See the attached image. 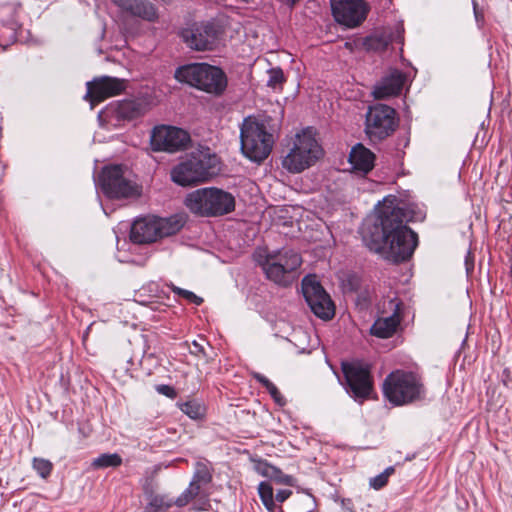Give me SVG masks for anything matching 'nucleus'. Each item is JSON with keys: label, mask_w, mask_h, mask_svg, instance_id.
I'll use <instances>...</instances> for the list:
<instances>
[{"label": "nucleus", "mask_w": 512, "mask_h": 512, "mask_svg": "<svg viewBox=\"0 0 512 512\" xmlns=\"http://www.w3.org/2000/svg\"><path fill=\"white\" fill-rule=\"evenodd\" d=\"M409 218L395 196L385 197L376 216L364 223L366 246L383 258L398 263L408 260L418 245V237L404 222Z\"/></svg>", "instance_id": "nucleus-1"}, {"label": "nucleus", "mask_w": 512, "mask_h": 512, "mask_svg": "<svg viewBox=\"0 0 512 512\" xmlns=\"http://www.w3.org/2000/svg\"><path fill=\"white\" fill-rule=\"evenodd\" d=\"M218 164V157L208 147H201L172 169L171 178L181 186L198 185L218 173Z\"/></svg>", "instance_id": "nucleus-2"}, {"label": "nucleus", "mask_w": 512, "mask_h": 512, "mask_svg": "<svg viewBox=\"0 0 512 512\" xmlns=\"http://www.w3.org/2000/svg\"><path fill=\"white\" fill-rule=\"evenodd\" d=\"M184 204L194 215L219 217L235 210V197L232 193L217 187H205L190 192Z\"/></svg>", "instance_id": "nucleus-3"}, {"label": "nucleus", "mask_w": 512, "mask_h": 512, "mask_svg": "<svg viewBox=\"0 0 512 512\" xmlns=\"http://www.w3.org/2000/svg\"><path fill=\"white\" fill-rule=\"evenodd\" d=\"M255 260L269 280L282 286H288L293 282L294 272L302 263V259L297 252L285 248L257 253Z\"/></svg>", "instance_id": "nucleus-4"}, {"label": "nucleus", "mask_w": 512, "mask_h": 512, "mask_svg": "<svg viewBox=\"0 0 512 512\" xmlns=\"http://www.w3.org/2000/svg\"><path fill=\"white\" fill-rule=\"evenodd\" d=\"M241 151L245 157L261 162L271 153L274 137L264 122L252 117L244 119L240 129Z\"/></svg>", "instance_id": "nucleus-5"}, {"label": "nucleus", "mask_w": 512, "mask_h": 512, "mask_svg": "<svg viewBox=\"0 0 512 512\" xmlns=\"http://www.w3.org/2000/svg\"><path fill=\"white\" fill-rule=\"evenodd\" d=\"M175 78L179 82L216 95L221 94L227 86L224 72L206 63H193L179 67L175 71Z\"/></svg>", "instance_id": "nucleus-6"}, {"label": "nucleus", "mask_w": 512, "mask_h": 512, "mask_svg": "<svg viewBox=\"0 0 512 512\" xmlns=\"http://www.w3.org/2000/svg\"><path fill=\"white\" fill-rule=\"evenodd\" d=\"M383 393L389 402L401 406L420 399L424 389L416 374L397 370L386 377Z\"/></svg>", "instance_id": "nucleus-7"}, {"label": "nucleus", "mask_w": 512, "mask_h": 512, "mask_svg": "<svg viewBox=\"0 0 512 512\" xmlns=\"http://www.w3.org/2000/svg\"><path fill=\"white\" fill-rule=\"evenodd\" d=\"M322 156V149L312 131L306 129L297 134L290 152L284 157L282 165L291 173H300L314 165Z\"/></svg>", "instance_id": "nucleus-8"}, {"label": "nucleus", "mask_w": 512, "mask_h": 512, "mask_svg": "<svg viewBox=\"0 0 512 512\" xmlns=\"http://www.w3.org/2000/svg\"><path fill=\"white\" fill-rule=\"evenodd\" d=\"M183 219L179 216L169 218L144 217L137 219L131 226L130 239L137 244L157 241L177 233L183 226Z\"/></svg>", "instance_id": "nucleus-9"}, {"label": "nucleus", "mask_w": 512, "mask_h": 512, "mask_svg": "<svg viewBox=\"0 0 512 512\" xmlns=\"http://www.w3.org/2000/svg\"><path fill=\"white\" fill-rule=\"evenodd\" d=\"M100 186L109 198H135L141 195V187L132 179L129 170L121 165L105 167L100 176Z\"/></svg>", "instance_id": "nucleus-10"}, {"label": "nucleus", "mask_w": 512, "mask_h": 512, "mask_svg": "<svg viewBox=\"0 0 512 512\" xmlns=\"http://www.w3.org/2000/svg\"><path fill=\"white\" fill-rule=\"evenodd\" d=\"M150 107V101L146 97L126 99L110 104L98 114V119L102 124L116 128L120 127L124 121L143 116Z\"/></svg>", "instance_id": "nucleus-11"}, {"label": "nucleus", "mask_w": 512, "mask_h": 512, "mask_svg": "<svg viewBox=\"0 0 512 512\" xmlns=\"http://www.w3.org/2000/svg\"><path fill=\"white\" fill-rule=\"evenodd\" d=\"M302 292L311 311L317 317L329 320L334 316L335 306L315 275H307L303 278Z\"/></svg>", "instance_id": "nucleus-12"}, {"label": "nucleus", "mask_w": 512, "mask_h": 512, "mask_svg": "<svg viewBox=\"0 0 512 512\" xmlns=\"http://www.w3.org/2000/svg\"><path fill=\"white\" fill-rule=\"evenodd\" d=\"M190 140L188 132L169 125L154 127L150 135V144L153 151L178 152L186 149Z\"/></svg>", "instance_id": "nucleus-13"}, {"label": "nucleus", "mask_w": 512, "mask_h": 512, "mask_svg": "<svg viewBox=\"0 0 512 512\" xmlns=\"http://www.w3.org/2000/svg\"><path fill=\"white\" fill-rule=\"evenodd\" d=\"M342 371L348 391L355 399H365L370 395L372 380L368 364L359 360L343 362Z\"/></svg>", "instance_id": "nucleus-14"}, {"label": "nucleus", "mask_w": 512, "mask_h": 512, "mask_svg": "<svg viewBox=\"0 0 512 512\" xmlns=\"http://www.w3.org/2000/svg\"><path fill=\"white\" fill-rule=\"evenodd\" d=\"M395 111L391 107L378 104L369 108L366 115L365 131L372 141L389 136L395 129Z\"/></svg>", "instance_id": "nucleus-15"}, {"label": "nucleus", "mask_w": 512, "mask_h": 512, "mask_svg": "<svg viewBox=\"0 0 512 512\" xmlns=\"http://www.w3.org/2000/svg\"><path fill=\"white\" fill-rule=\"evenodd\" d=\"M222 27L216 21H207L182 32L184 42L193 50H213L222 34Z\"/></svg>", "instance_id": "nucleus-16"}, {"label": "nucleus", "mask_w": 512, "mask_h": 512, "mask_svg": "<svg viewBox=\"0 0 512 512\" xmlns=\"http://www.w3.org/2000/svg\"><path fill=\"white\" fill-rule=\"evenodd\" d=\"M331 9L336 22L347 28L359 26L369 11L363 0H332Z\"/></svg>", "instance_id": "nucleus-17"}, {"label": "nucleus", "mask_w": 512, "mask_h": 512, "mask_svg": "<svg viewBox=\"0 0 512 512\" xmlns=\"http://www.w3.org/2000/svg\"><path fill=\"white\" fill-rule=\"evenodd\" d=\"M125 87V81L123 79L110 76L95 78L87 82L85 99L90 101L91 108H93L97 103L122 93Z\"/></svg>", "instance_id": "nucleus-18"}, {"label": "nucleus", "mask_w": 512, "mask_h": 512, "mask_svg": "<svg viewBox=\"0 0 512 512\" xmlns=\"http://www.w3.org/2000/svg\"><path fill=\"white\" fill-rule=\"evenodd\" d=\"M206 487L200 485L194 481H190L189 486L184 492L176 498L175 501L165 502L162 497H155L151 502V507L156 508H170L172 505H176L178 507L186 506L193 499L200 497L201 499H206L208 494L206 492Z\"/></svg>", "instance_id": "nucleus-19"}, {"label": "nucleus", "mask_w": 512, "mask_h": 512, "mask_svg": "<svg viewBox=\"0 0 512 512\" xmlns=\"http://www.w3.org/2000/svg\"><path fill=\"white\" fill-rule=\"evenodd\" d=\"M122 12L152 22L157 18L156 8L147 0H111Z\"/></svg>", "instance_id": "nucleus-20"}, {"label": "nucleus", "mask_w": 512, "mask_h": 512, "mask_svg": "<svg viewBox=\"0 0 512 512\" xmlns=\"http://www.w3.org/2000/svg\"><path fill=\"white\" fill-rule=\"evenodd\" d=\"M399 302L396 300L389 301V307L392 314L386 317H379L371 327V334L379 338L391 337L400 324L401 317L399 314Z\"/></svg>", "instance_id": "nucleus-21"}, {"label": "nucleus", "mask_w": 512, "mask_h": 512, "mask_svg": "<svg viewBox=\"0 0 512 512\" xmlns=\"http://www.w3.org/2000/svg\"><path fill=\"white\" fill-rule=\"evenodd\" d=\"M404 82L405 77L403 73L394 70L374 86L372 94L376 99L396 96L401 92Z\"/></svg>", "instance_id": "nucleus-22"}, {"label": "nucleus", "mask_w": 512, "mask_h": 512, "mask_svg": "<svg viewBox=\"0 0 512 512\" xmlns=\"http://www.w3.org/2000/svg\"><path fill=\"white\" fill-rule=\"evenodd\" d=\"M375 155L362 144H357L351 149L349 163L353 172L367 174L374 167Z\"/></svg>", "instance_id": "nucleus-23"}, {"label": "nucleus", "mask_w": 512, "mask_h": 512, "mask_svg": "<svg viewBox=\"0 0 512 512\" xmlns=\"http://www.w3.org/2000/svg\"><path fill=\"white\" fill-rule=\"evenodd\" d=\"M260 498L269 512H284L281 506L274 501V494L271 485L267 482H261L258 486Z\"/></svg>", "instance_id": "nucleus-24"}, {"label": "nucleus", "mask_w": 512, "mask_h": 512, "mask_svg": "<svg viewBox=\"0 0 512 512\" xmlns=\"http://www.w3.org/2000/svg\"><path fill=\"white\" fill-rule=\"evenodd\" d=\"M122 464V458L117 453H104L95 458L91 467L93 469H104L109 467H118Z\"/></svg>", "instance_id": "nucleus-25"}, {"label": "nucleus", "mask_w": 512, "mask_h": 512, "mask_svg": "<svg viewBox=\"0 0 512 512\" xmlns=\"http://www.w3.org/2000/svg\"><path fill=\"white\" fill-rule=\"evenodd\" d=\"M393 39L385 34H375L364 40V46L367 50L383 51Z\"/></svg>", "instance_id": "nucleus-26"}, {"label": "nucleus", "mask_w": 512, "mask_h": 512, "mask_svg": "<svg viewBox=\"0 0 512 512\" xmlns=\"http://www.w3.org/2000/svg\"><path fill=\"white\" fill-rule=\"evenodd\" d=\"M192 481L207 488V486L212 481V473L210 467L204 462H197L195 465Z\"/></svg>", "instance_id": "nucleus-27"}, {"label": "nucleus", "mask_w": 512, "mask_h": 512, "mask_svg": "<svg viewBox=\"0 0 512 512\" xmlns=\"http://www.w3.org/2000/svg\"><path fill=\"white\" fill-rule=\"evenodd\" d=\"M179 407L191 419H200L205 415L204 405L197 400L186 401L179 404Z\"/></svg>", "instance_id": "nucleus-28"}, {"label": "nucleus", "mask_w": 512, "mask_h": 512, "mask_svg": "<svg viewBox=\"0 0 512 512\" xmlns=\"http://www.w3.org/2000/svg\"><path fill=\"white\" fill-rule=\"evenodd\" d=\"M264 475L271 478L278 484L288 486H293L295 484V479L292 476L284 474L280 469L274 466H267L265 468Z\"/></svg>", "instance_id": "nucleus-29"}, {"label": "nucleus", "mask_w": 512, "mask_h": 512, "mask_svg": "<svg viewBox=\"0 0 512 512\" xmlns=\"http://www.w3.org/2000/svg\"><path fill=\"white\" fill-rule=\"evenodd\" d=\"M394 473L393 467L386 468L382 473L370 479V486L375 490H379L383 488L387 482L388 478Z\"/></svg>", "instance_id": "nucleus-30"}, {"label": "nucleus", "mask_w": 512, "mask_h": 512, "mask_svg": "<svg viewBox=\"0 0 512 512\" xmlns=\"http://www.w3.org/2000/svg\"><path fill=\"white\" fill-rule=\"evenodd\" d=\"M33 468L36 472L42 477L46 478L50 475L53 465L52 463L43 458H34L33 459Z\"/></svg>", "instance_id": "nucleus-31"}, {"label": "nucleus", "mask_w": 512, "mask_h": 512, "mask_svg": "<svg viewBox=\"0 0 512 512\" xmlns=\"http://www.w3.org/2000/svg\"><path fill=\"white\" fill-rule=\"evenodd\" d=\"M268 81L267 85L276 88L280 86L284 81V74L282 69L280 68H272L268 71Z\"/></svg>", "instance_id": "nucleus-32"}, {"label": "nucleus", "mask_w": 512, "mask_h": 512, "mask_svg": "<svg viewBox=\"0 0 512 512\" xmlns=\"http://www.w3.org/2000/svg\"><path fill=\"white\" fill-rule=\"evenodd\" d=\"M171 289L175 294L187 299L189 302L194 303L196 305H200L203 301L201 297L197 296L196 294L189 290L179 288L175 285H171Z\"/></svg>", "instance_id": "nucleus-33"}, {"label": "nucleus", "mask_w": 512, "mask_h": 512, "mask_svg": "<svg viewBox=\"0 0 512 512\" xmlns=\"http://www.w3.org/2000/svg\"><path fill=\"white\" fill-rule=\"evenodd\" d=\"M268 392L277 404H279V405L285 404V400H284L283 396L281 395L278 388L274 384L268 389Z\"/></svg>", "instance_id": "nucleus-34"}, {"label": "nucleus", "mask_w": 512, "mask_h": 512, "mask_svg": "<svg viewBox=\"0 0 512 512\" xmlns=\"http://www.w3.org/2000/svg\"><path fill=\"white\" fill-rule=\"evenodd\" d=\"M157 392L162 395H165L169 398H174L176 396V391L172 386L169 385H159L156 387Z\"/></svg>", "instance_id": "nucleus-35"}, {"label": "nucleus", "mask_w": 512, "mask_h": 512, "mask_svg": "<svg viewBox=\"0 0 512 512\" xmlns=\"http://www.w3.org/2000/svg\"><path fill=\"white\" fill-rule=\"evenodd\" d=\"M189 352L195 356L205 355L204 347L197 341H193L189 346Z\"/></svg>", "instance_id": "nucleus-36"}, {"label": "nucleus", "mask_w": 512, "mask_h": 512, "mask_svg": "<svg viewBox=\"0 0 512 512\" xmlns=\"http://www.w3.org/2000/svg\"><path fill=\"white\" fill-rule=\"evenodd\" d=\"M292 494V491L289 489H281L275 494L274 501L278 503H283L286 501Z\"/></svg>", "instance_id": "nucleus-37"}, {"label": "nucleus", "mask_w": 512, "mask_h": 512, "mask_svg": "<svg viewBox=\"0 0 512 512\" xmlns=\"http://www.w3.org/2000/svg\"><path fill=\"white\" fill-rule=\"evenodd\" d=\"M253 377L259 382L261 383L267 390L273 385V383L268 379L266 378L264 375L260 374V373H253Z\"/></svg>", "instance_id": "nucleus-38"}, {"label": "nucleus", "mask_w": 512, "mask_h": 512, "mask_svg": "<svg viewBox=\"0 0 512 512\" xmlns=\"http://www.w3.org/2000/svg\"><path fill=\"white\" fill-rule=\"evenodd\" d=\"M341 504H342V509H343L344 512H354L350 500L343 499L341 501Z\"/></svg>", "instance_id": "nucleus-39"}, {"label": "nucleus", "mask_w": 512, "mask_h": 512, "mask_svg": "<svg viewBox=\"0 0 512 512\" xmlns=\"http://www.w3.org/2000/svg\"><path fill=\"white\" fill-rule=\"evenodd\" d=\"M473 9H474L475 19H476L477 22H479L480 19L483 18V15L478 11L477 3L475 1L473 2Z\"/></svg>", "instance_id": "nucleus-40"}, {"label": "nucleus", "mask_w": 512, "mask_h": 512, "mask_svg": "<svg viewBox=\"0 0 512 512\" xmlns=\"http://www.w3.org/2000/svg\"><path fill=\"white\" fill-rule=\"evenodd\" d=\"M466 266H467L466 270H469L470 268H469V264H468V259H466Z\"/></svg>", "instance_id": "nucleus-41"}]
</instances>
